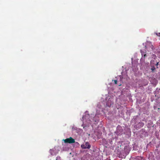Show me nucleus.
I'll return each instance as SVG.
<instances>
[{"instance_id": "1a4fd4ad", "label": "nucleus", "mask_w": 160, "mask_h": 160, "mask_svg": "<svg viewBox=\"0 0 160 160\" xmlns=\"http://www.w3.org/2000/svg\"><path fill=\"white\" fill-rule=\"evenodd\" d=\"M158 64H159V62H158L156 64V65L157 66V68H158Z\"/></svg>"}, {"instance_id": "9b49d317", "label": "nucleus", "mask_w": 160, "mask_h": 160, "mask_svg": "<svg viewBox=\"0 0 160 160\" xmlns=\"http://www.w3.org/2000/svg\"><path fill=\"white\" fill-rule=\"evenodd\" d=\"M143 56H144V58H145L146 57V56H147V55H146V54H145Z\"/></svg>"}, {"instance_id": "39448f33", "label": "nucleus", "mask_w": 160, "mask_h": 160, "mask_svg": "<svg viewBox=\"0 0 160 160\" xmlns=\"http://www.w3.org/2000/svg\"><path fill=\"white\" fill-rule=\"evenodd\" d=\"M139 124H140V126L142 127L144 125V123L142 122H140L139 123Z\"/></svg>"}, {"instance_id": "6e6552de", "label": "nucleus", "mask_w": 160, "mask_h": 160, "mask_svg": "<svg viewBox=\"0 0 160 160\" xmlns=\"http://www.w3.org/2000/svg\"><path fill=\"white\" fill-rule=\"evenodd\" d=\"M114 83L115 84H117V80H114Z\"/></svg>"}, {"instance_id": "f03ea898", "label": "nucleus", "mask_w": 160, "mask_h": 160, "mask_svg": "<svg viewBox=\"0 0 160 160\" xmlns=\"http://www.w3.org/2000/svg\"><path fill=\"white\" fill-rule=\"evenodd\" d=\"M81 148L82 149H89L91 147V145L89 142H87L84 144H82L81 146Z\"/></svg>"}, {"instance_id": "0eeeda50", "label": "nucleus", "mask_w": 160, "mask_h": 160, "mask_svg": "<svg viewBox=\"0 0 160 160\" xmlns=\"http://www.w3.org/2000/svg\"><path fill=\"white\" fill-rule=\"evenodd\" d=\"M156 35L160 37V33H156Z\"/></svg>"}, {"instance_id": "423d86ee", "label": "nucleus", "mask_w": 160, "mask_h": 160, "mask_svg": "<svg viewBox=\"0 0 160 160\" xmlns=\"http://www.w3.org/2000/svg\"><path fill=\"white\" fill-rule=\"evenodd\" d=\"M141 53H142V56H143V55H144L145 54L144 53V52H142V51L141 50Z\"/></svg>"}, {"instance_id": "20e7f679", "label": "nucleus", "mask_w": 160, "mask_h": 160, "mask_svg": "<svg viewBox=\"0 0 160 160\" xmlns=\"http://www.w3.org/2000/svg\"><path fill=\"white\" fill-rule=\"evenodd\" d=\"M152 68H151V70L152 72H154V70L155 69V68L154 66H152Z\"/></svg>"}, {"instance_id": "9d476101", "label": "nucleus", "mask_w": 160, "mask_h": 160, "mask_svg": "<svg viewBox=\"0 0 160 160\" xmlns=\"http://www.w3.org/2000/svg\"><path fill=\"white\" fill-rule=\"evenodd\" d=\"M57 158V159H60V157L58 156V157H57V158Z\"/></svg>"}, {"instance_id": "f257e3e1", "label": "nucleus", "mask_w": 160, "mask_h": 160, "mask_svg": "<svg viewBox=\"0 0 160 160\" xmlns=\"http://www.w3.org/2000/svg\"><path fill=\"white\" fill-rule=\"evenodd\" d=\"M64 142L69 143H72L75 142V139L72 137H70L69 138H67L65 139H63Z\"/></svg>"}, {"instance_id": "7ed1b4c3", "label": "nucleus", "mask_w": 160, "mask_h": 160, "mask_svg": "<svg viewBox=\"0 0 160 160\" xmlns=\"http://www.w3.org/2000/svg\"><path fill=\"white\" fill-rule=\"evenodd\" d=\"M49 152L51 155L53 156L56 154V153L54 152L53 149H50L49 151Z\"/></svg>"}]
</instances>
